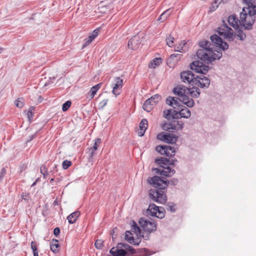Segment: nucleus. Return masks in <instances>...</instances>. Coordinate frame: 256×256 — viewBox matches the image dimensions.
Wrapping results in <instances>:
<instances>
[{"label": "nucleus", "mask_w": 256, "mask_h": 256, "mask_svg": "<svg viewBox=\"0 0 256 256\" xmlns=\"http://www.w3.org/2000/svg\"><path fill=\"white\" fill-rule=\"evenodd\" d=\"M160 100V96L158 94L152 96L145 101L142 106L143 109L147 112H150Z\"/></svg>", "instance_id": "nucleus-10"}, {"label": "nucleus", "mask_w": 256, "mask_h": 256, "mask_svg": "<svg viewBox=\"0 0 256 256\" xmlns=\"http://www.w3.org/2000/svg\"><path fill=\"white\" fill-rule=\"evenodd\" d=\"M125 234V240L130 244H132L135 246H138L141 242V236L138 237L136 238H134L133 236V234L130 230H126V232Z\"/></svg>", "instance_id": "nucleus-19"}, {"label": "nucleus", "mask_w": 256, "mask_h": 256, "mask_svg": "<svg viewBox=\"0 0 256 256\" xmlns=\"http://www.w3.org/2000/svg\"><path fill=\"white\" fill-rule=\"evenodd\" d=\"M166 209L168 211L174 212L176 211V204L172 202H168L166 204Z\"/></svg>", "instance_id": "nucleus-31"}, {"label": "nucleus", "mask_w": 256, "mask_h": 256, "mask_svg": "<svg viewBox=\"0 0 256 256\" xmlns=\"http://www.w3.org/2000/svg\"><path fill=\"white\" fill-rule=\"evenodd\" d=\"M55 242V243L50 244V250L54 254H56L58 252V248L60 246V244H58V240L56 239H53L52 242Z\"/></svg>", "instance_id": "nucleus-26"}, {"label": "nucleus", "mask_w": 256, "mask_h": 256, "mask_svg": "<svg viewBox=\"0 0 256 256\" xmlns=\"http://www.w3.org/2000/svg\"><path fill=\"white\" fill-rule=\"evenodd\" d=\"M132 230L133 232L137 235V236H144L142 235V231L140 227L138 226L137 224L134 220H132Z\"/></svg>", "instance_id": "nucleus-25"}, {"label": "nucleus", "mask_w": 256, "mask_h": 256, "mask_svg": "<svg viewBox=\"0 0 256 256\" xmlns=\"http://www.w3.org/2000/svg\"><path fill=\"white\" fill-rule=\"evenodd\" d=\"M198 45L200 48L196 52V56L200 60H195L190 64V68L194 70L197 73L205 74H206L210 68L208 66L203 64L202 60L208 54L212 53V48L214 44L210 41L206 40H202L198 42Z\"/></svg>", "instance_id": "nucleus-3"}, {"label": "nucleus", "mask_w": 256, "mask_h": 256, "mask_svg": "<svg viewBox=\"0 0 256 256\" xmlns=\"http://www.w3.org/2000/svg\"><path fill=\"white\" fill-rule=\"evenodd\" d=\"M94 39L90 36L85 40V42L83 45V47H85L90 44Z\"/></svg>", "instance_id": "nucleus-46"}, {"label": "nucleus", "mask_w": 256, "mask_h": 256, "mask_svg": "<svg viewBox=\"0 0 256 256\" xmlns=\"http://www.w3.org/2000/svg\"><path fill=\"white\" fill-rule=\"evenodd\" d=\"M6 173V168H3L1 170V171L0 172V181H2L3 180V178L4 177Z\"/></svg>", "instance_id": "nucleus-49"}, {"label": "nucleus", "mask_w": 256, "mask_h": 256, "mask_svg": "<svg viewBox=\"0 0 256 256\" xmlns=\"http://www.w3.org/2000/svg\"><path fill=\"white\" fill-rule=\"evenodd\" d=\"M146 130V128H143V129L142 128V130L140 128L139 130L138 131V136H143L144 135V134Z\"/></svg>", "instance_id": "nucleus-56"}, {"label": "nucleus", "mask_w": 256, "mask_h": 256, "mask_svg": "<svg viewBox=\"0 0 256 256\" xmlns=\"http://www.w3.org/2000/svg\"><path fill=\"white\" fill-rule=\"evenodd\" d=\"M210 80L204 76H196L195 78L194 86H200V88L206 89L210 85Z\"/></svg>", "instance_id": "nucleus-16"}, {"label": "nucleus", "mask_w": 256, "mask_h": 256, "mask_svg": "<svg viewBox=\"0 0 256 256\" xmlns=\"http://www.w3.org/2000/svg\"><path fill=\"white\" fill-rule=\"evenodd\" d=\"M161 167H162L163 168L166 170V171H168V173L170 174V176H172L176 172L174 170L171 168L169 166H161Z\"/></svg>", "instance_id": "nucleus-39"}, {"label": "nucleus", "mask_w": 256, "mask_h": 256, "mask_svg": "<svg viewBox=\"0 0 256 256\" xmlns=\"http://www.w3.org/2000/svg\"><path fill=\"white\" fill-rule=\"evenodd\" d=\"M236 30L237 34H236V36L239 38L240 40H244L246 38V34L240 28H238Z\"/></svg>", "instance_id": "nucleus-34"}, {"label": "nucleus", "mask_w": 256, "mask_h": 256, "mask_svg": "<svg viewBox=\"0 0 256 256\" xmlns=\"http://www.w3.org/2000/svg\"><path fill=\"white\" fill-rule=\"evenodd\" d=\"M15 104L18 108H22L24 106L23 102H21L20 98L16 101Z\"/></svg>", "instance_id": "nucleus-52"}, {"label": "nucleus", "mask_w": 256, "mask_h": 256, "mask_svg": "<svg viewBox=\"0 0 256 256\" xmlns=\"http://www.w3.org/2000/svg\"><path fill=\"white\" fill-rule=\"evenodd\" d=\"M45 170H47L46 166L44 165H42L40 168V173L44 172Z\"/></svg>", "instance_id": "nucleus-61"}, {"label": "nucleus", "mask_w": 256, "mask_h": 256, "mask_svg": "<svg viewBox=\"0 0 256 256\" xmlns=\"http://www.w3.org/2000/svg\"><path fill=\"white\" fill-rule=\"evenodd\" d=\"M94 39L90 36L85 40V42L83 45V47H85L90 44Z\"/></svg>", "instance_id": "nucleus-45"}, {"label": "nucleus", "mask_w": 256, "mask_h": 256, "mask_svg": "<svg viewBox=\"0 0 256 256\" xmlns=\"http://www.w3.org/2000/svg\"><path fill=\"white\" fill-rule=\"evenodd\" d=\"M178 182V180L176 178L168 180L164 178L156 176L148 178V182L156 188L150 190L148 192L150 198L159 204H166L167 201L166 192L168 185L176 186Z\"/></svg>", "instance_id": "nucleus-1"}, {"label": "nucleus", "mask_w": 256, "mask_h": 256, "mask_svg": "<svg viewBox=\"0 0 256 256\" xmlns=\"http://www.w3.org/2000/svg\"><path fill=\"white\" fill-rule=\"evenodd\" d=\"M236 36V34H235L233 30L227 32L226 35L224 36V38L227 39L229 41H233Z\"/></svg>", "instance_id": "nucleus-29"}, {"label": "nucleus", "mask_w": 256, "mask_h": 256, "mask_svg": "<svg viewBox=\"0 0 256 256\" xmlns=\"http://www.w3.org/2000/svg\"><path fill=\"white\" fill-rule=\"evenodd\" d=\"M243 2L248 6L246 8L256 7V5L253 4V3L256 2V0H243Z\"/></svg>", "instance_id": "nucleus-41"}, {"label": "nucleus", "mask_w": 256, "mask_h": 256, "mask_svg": "<svg viewBox=\"0 0 256 256\" xmlns=\"http://www.w3.org/2000/svg\"><path fill=\"white\" fill-rule=\"evenodd\" d=\"M168 162V158L163 157L156 158L154 160V162L156 164L160 165V166H162V164L164 166L167 165Z\"/></svg>", "instance_id": "nucleus-28"}, {"label": "nucleus", "mask_w": 256, "mask_h": 256, "mask_svg": "<svg viewBox=\"0 0 256 256\" xmlns=\"http://www.w3.org/2000/svg\"><path fill=\"white\" fill-rule=\"evenodd\" d=\"M114 82L112 84V93L116 96L120 93L121 88L122 86L123 80L120 77H116L114 79Z\"/></svg>", "instance_id": "nucleus-17"}, {"label": "nucleus", "mask_w": 256, "mask_h": 256, "mask_svg": "<svg viewBox=\"0 0 256 256\" xmlns=\"http://www.w3.org/2000/svg\"><path fill=\"white\" fill-rule=\"evenodd\" d=\"M34 107L32 106L29 108V110H28V111H30V112H32V111L34 110Z\"/></svg>", "instance_id": "nucleus-64"}, {"label": "nucleus", "mask_w": 256, "mask_h": 256, "mask_svg": "<svg viewBox=\"0 0 256 256\" xmlns=\"http://www.w3.org/2000/svg\"><path fill=\"white\" fill-rule=\"evenodd\" d=\"M56 80V78L55 77H50V78H49L48 81L44 84V86H46L48 84H50L54 83V80Z\"/></svg>", "instance_id": "nucleus-51"}, {"label": "nucleus", "mask_w": 256, "mask_h": 256, "mask_svg": "<svg viewBox=\"0 0 256 256\" xmlns=\"http://www.w3.org/2000/svg\"><path fill=\"white\" fill-rule=\"evenodd\" d=\"M184 124L182 121L173 120L169 122H165L162 124V128L163 130L170 132H174L179 130H182Z\"/></svg>", "instance_id": "nucleus-8"}, {"label": "nucleus", "mask_w": 256, "mask_h": 256, "mask_svg": "<svg viewBox=\"0 0 256 256\" xmlns=\"http://www.w3.org/2000/svg\"><path fill=\"white\" fill-rule=\"evenodd\" d=\"M176 50L180 52H185V50L183 49V47L180 48V46H177Z\"/></svg>", "instance_id": "nucleus-59"}, {"label": "nucleus", "mask_w": 256, "mask_h": 256, "mask_svg": "<svg viewBox=\"0 0 256 256\" xmlns=\"http://www.w3.org/2000/svg\"><path fill=\"white\" fill-rule=\"evenodd\" d=\"M174 38L171 35H170L168 38H166V44L170 46V47H172L174 44Z\"/></svg>", "instance_id": "nucleus-38"}, {"label": "nucleus", "mask_w": 256, "mask_h": 256, "mask_svg": "<svg viewBox=\"0 0 256 256\" xmlns=\"http://www.w3.org/2000/svg\"><path fill=\"white\" fill-rule=\"evenodd\" d=\"M72 102L70 100L66 102L62 106V110L63 112H66L70 106Z\"/></svg>", "instance_id": "nucleus-40"}, {"label": "nucleus", "mask_w": 256, "mask_h": 256, "mask_svg": "<svg viewBox=\"0 0 256 256\" xmlns=\"http://www.w3.org/2000/svg\"><path fill=\"white\" fill-rule=\"evenodd\" d=\"M186 42H184V41H182L181 42V43L179 44V46L181 47H183L184 46L186 45Z\"/></svg>", "instance_id": "nucleus-63"}, {"label": "nucleus", "mask_w": 256, "mask_h": 256, "mask_svg": "<svg viewBox=\"0 0 256 256\" xmlns=\"http://www.w3.org/2000/svg\"><path fill=\"white\" fill-rule=\"evenodd\" d=\"M161 62V58H155L150 62V67L152 68H155L156 66H159Z\"/></svg>", "instance_id": "nucleus-30"}, {"label": "nucleus", "mask_w": 256, "mask_h": 256, "mask_svg": "<svg viewBox=\"0 0 256 256\" xmlns=\"http://www.w3.org/2000/svg\"><path fill=\"white\" fill-rule=\"evenodd\" d=\"M188 88L186 86L179 84L173 88L172 92L175 95L180 99V102L186 105L188 108H192L194 105V102L192 98L188 96Z\"/></svg>", "instance_id": "nucleus-4"}, {"label": "nucleus", "mask_w": 256, "mask_h": 256, "mask_svg": "<svg viewBox=\"0 0 256 256\" xmlns=\"http://www.w3.org/2000/svg\"><path fill=\"white\" fill-rule=\"evenodd\" d=\"M80 215V212L78 211H76L70 214L68 217L67 219L68 220V222L70 224H74L78 218L79 217Z\"/></svg>", "instance_id": "nucleus-22"}, {"label": "nucleus", "mask_w": 256, "mask_h": 256, "mask_svg": "<svg viewBox=\"0 0 256 256\" xmlns=\"http://www.w3.org/2000/svg\"><path fill=\"white\" fill-rule=\"evenodd\" d=\"M167 152L168 156L172 157L174 156L176 153V148L170 146H166Z\"/></svg>", "instance_id": "nucleus-32"}, {"label": "nucleus", "mask_w": 256, "mask_h": 256, "mask_svg": "<svg viewBox=\"0 0 256 256\" xmlns=\"http://www.w3.org/2000/svg\"><path fill=\"white\" fill-rule=\"evenodd\" d=\"M172 12V10L170 9H168L165 10L158 18V20L160 21L161 22H163L166 20L167 18L170 15Z\"/></svg>", "instance_id": "nucleus-24"}, {"label": "nucleus", "mask_w": 256, "mask_h": 256, "mask_svg": "<svg viewBox=\"0 0 256 256\" xmlns=\"http://www.w3.org/2000/svg\"><path fill=\"white\" fill-rule=\"evenodd\" d=\"M146 212L148 216L162 219L165 216L166 210L163 207L158 206L154 204H150Z\"/></svg>", "instance_id": "nucleus-7"}, {"label": "nucleus", "mask_w": 256, "mask_h": 256, "mask_svg": "<svg viewBox=\"0 0 256 256\" xmlns=\"http://www.w3.org/2000/svg\"><path fill=\"white\" fill-rule=\"evenodd\" d=\"M27 116H28V118L29 119V120H30L31 118H32L33 117L32 112L30 111H28Z\"/></svg>", "instance_id": "nucleus-58"}, {"label": "nucleus", "mask_w": 256, "mask_h": 256, "mask_svg": "<svg viewBox=\"0 0 256 256\" xmlns=\"http://www.w3.org/2000/svg\"><path fill=\"white\" fill-rule=\"evenodd\" d=\"M163 114L164 118L168 120L179 119L182 118L180 110L178 108L165 110L164 111Z\"/></svg>", "instance_id": "nucleus-14"}, {"label": "nucleus", "mask_w": 256, "mask_h": 256, "mask_svg": "<svg viewBox=\"0 0 256 256\" xmlns=\"http://www.w3.org/2000/svg\"><path fill=\"white\" fill-rule=\"evenodd\" d=\"M168 165H170V166H175V162H177V160L176 158L170 160L168 158Z\"/></svg>", "instance_id": "nucleus-54"}, {"label": "nucleus", "mask_w": 256, "mask_h": 256, "mask_svg": "<svg viewBox=\"0 0 256 256\" xmlns=\"http://www.w3.org/2000/svg\"><path fill=\"white\" fill-rule=\"evenodd\" d=\"M220 2H219V0H214L211 4V6H210V10L211 12L214 11L218 6V4L220 3Z\"/></svg>", "instance_id": "nucleus-35"}, {"label": "nucleus", "mask_w": 256, "mask_h": 256, "mask_svg": "<svg viewBox=\"0 0 256 256\" xmlns=\"http://www.w3.org/2000/svg\"><path fill=\"white\" fill-rule=\"evenodd\" d=\"M42 174L43 176V178H46V176L48 175V172L47 170H45L44 172H42Z\"/></svg>", "instance_id": "nucleus-62"}, {"label": "nucleus", "mask_w": 256, "mask_h": 256, "mask_svg": "<svg viewBox=\"0 0 256 256\" xmlns=\"http://www.w3.org/2000/svg\"><path fill=\"white\" fill-rule=\"evenodd\" d=\"M20 198H22L21 200H24L27 202H28L31 198L30 194L26 192H22L20 195Z\"/></svg>", "instance_id": "nucleus-36"}, {"label": "nucleus", "mask_w": 256, "mask_h": 256, "mask_svg": "<svg viewBox=\"0 0 256 256\" xmlns=\"http://www.w3.org/2000/svg\"><path fill=\"white\" fill-rule=\"evenodd\" d=\"M94 39L90 36L85 40V42L83 45V47H85L90 44Z\"/></svg>", "instance_id": "nucleus-47"}, {"label": "nucleus", "mask_w": 256, "mask_h": 256, "mask_svg": "<svg viewBox=\"0 0 256 256\" xmlns=\"http://www.w3.org/2000/svg\"><path fill=\"white\" fill-rule=\"evenodd\" d=\"M95 142L94 146L92 148V150L90 154V156L92 157L94 156L95 150H96L98 148V144H100L101 142V140L100 138H97L95 139Z\"/></svg>", "instance_id": "nucleus-33"}, {"label": "nucleus", "mask_w": 256, "mask_h": 256, "mask_svg": "<svg viewBox=\"0 0 256 256\" xmlns=\"http://www.w3.org/2000/svg\"><path fill=\"white\" fill-rule=\"evenodd\" d=\"M256 7L243 8L240 13V19L236 14L228 17V22L230 25L236 30L239 28V24L246 30H250L256 21Z\"/></svg>", "instance_id": "nucleus-2"}, {"label": "nucleus", "mask_w": 256, "mask_h": 256, "mask_svg": "<svg viewBox=\"0 0 256 256\" xmlns=\"http://www.w3.org/2000/svg\"><path fill=\"white\" fill-rule=\"evenodd\" d=\"M94 246L96 248L101 250L104 246V241L101 240H97L94 243Z\"/></svg>", "instance_id": "nucleus-37"}, {"label": "nucleus", "mask_w": 256, "mask_h": 256, "mask_svg": "<svg viewBox=\"0 0 256 256\" xmlns=\"http://www.w3.org/2000/svg\"><path fill=\"white\" fill-rule=\"evenodd\" d=\"M128 252L134 254L136 250L134 248L126 243L118 242L116 247H113L110 250V253L112 256H126Z\"/></svg>", "instance_id": "nucleus-6"}, {"label": "nucleus", "mask_w": 256, "mask_h": 256, "mask_svg": "<svg viewBox=\"0 0 256 256\" xmlns=\"http://www.w3.org/2000/svg\"><path fill=\"white\" fill-rule=\"evenodd\" d=\"M72 163L70 161L64 160L63 161L62 164V168L64 170H66L72 165Z\"/></svg>", "instance_id": "nucleus-43"}, {"label": "nucleus", "mask_w": 256, "mask_h": 256, "mask_svg": "<svg viewBox=\"0 0 256 256\" xmlns=\"http://www.w3.org/2000/svg\"><path fill=\"white\" fill-rule=\"evenodd\" d=\"M222 22L223 24L218 28L216 32L220 36H224L227 32L232 30V28L228 26L224 20H222Z\"/></svg>", "instance_id": "nucleus-21"}, {"label": "nucleus", "mask_w": 256, "mask_h": 256, "mask_svg": "<svg viewBox=\"0 0 256 256\" xmlns=\"http://www.w3.org/2000/svg\"><path fill=\"white\" fill-rule=\"evenodd\" d=\"M212 42L214 43L217 47L222 50H226L228 48V44L224 42L218 35L214 34L210 36Z\"/></svg>", "instance_id": "nucleus-15"}, {"label": "nucleus", "mask_w": 256, "mask_h": 256, "mask_svg": "<svg viewBox=\"0 0 256 256\" xmlns=\"http://www.w3.org/2000/svg\"><path fill=\"white\" fill-rule=\"evenodd\" d=\"M148 124L147 120L145 118H144L141 120V122L140 124V128L142 130V128L143 129V128H146V130Z\"/></svg>", "instance_id": "nucleus-42"}, {"label": "nucleus", "mask_w": 256, "mask_h": 256, "mask_svg": "<svg viewBox=\"0 0 256 256\" xmlns=\"http://www.w3.org/2000/svg\"><path fill=\"white\" fill-rule=\"evenodd\" d=\"M60 228L58 227H56L54 230V234L56 236H58L60 234Z\"/></svg>", "instance_id": "nucleus-53"}, {"label": "nucleus", "mask_w": 256, "mask_h": 256, "mask_svg": "<svg viewBox=\"0 0 256 256\" xmlns=\"http://www.w3.org/2000/svg\"><path fill=\"white\" fill-rule=\"evenodd\" d=\"M31 248L32 250H36L38 248L34 242H31Z\"/></svg>", "instance_id": "nucleus-60"}, {"label": "nucleus", "mask_w": 256, "mask_h": 256, "mask_svg": "<svg viewBox=\"0 0 256 256\" xmlns=\"http://www.w3.org/2000/svg\"><path fill=\"white\" fill-rule=\"evenodd\" d=\"M100 32V28H96L92 32L90 35V36L92 38L94 39L98 34Z\"/></svg>", "instance_id": "nucleus-50"}, {"label": "nucleus", "mask_w": 256, "mask_h": 256, "mask_svg": "<svg viewBox=\"0 0 256 256\" xmlns=\"http://www.w3.org/2000/svg\"><path fill=\"white\" fill-rule=\"evenodd\" d=\"M181 56V54H174L170 55V59L174 60V58H178V59H176L175 60V61L176 62L180 58Z\"/></svg>", "instance_id": "nucleus-48"}, {"label": "nucleus", "mask_w": 256, "mask_h": 256, "mask_svg": "<svg viewBox=\"0 0 256 256\" xmlns=\"http://www.w3.org/2000/svg\"><path fill=\"white\" fill-rule=\"evenodd\" d=\"M156 150L161 154H164L168 156L166 146V145H160L158 146L156 148Z\"/></svg>", "instance_id": "nucleus-27"}, {"label": "nucleus", "mask_w": 256, "mask_h": 256, "mask_svg": "<svg viewBox=\"0 0 256 256\" xmlns=\"http://www.w3.org/2000/svg\"><path fill=\"white\" fill-rule=\"evenodd\" d=\"M162 170V169L158 168H153L152 169V172H154L156 174H159L160 175L161 171Z\"/></svg>", "instance_id": "nucleus-57"}, {"label": "nucleus", "mask_w": 256, "mask_h": 256, "mask_svg": "<svg viewBox=\"0 0 256 256\" xmlns=\"http://www.w3.org/2000/svg\"><path fill=\"white\" fill-rule=\"evenodd\" d=\"M180 78L184 83H188L192 86H194L196 76L190 70H185L180 72Z\"/></svg>", "instance_id": "nucleus-12"}, {"label": "nucleus", "mask_w": 256, "mask_h": 256, "mask_svg": "<svg viewBox=\"0 0 256 256\" xmlns=\"http://www.w3.org/2000/svg\"><path fill=\"white\" fill-rule=\"evenodd\" d=\"M180 101V99L177 97L169 96L166 98V102L168 105L172 106L174 109L180 110L183 118H188L191 116L190 111L188 108L182 105Z\"/></svg>", "instance_id": "nucleus-5"}, {"label": "nucleus", "mask_w": 256, "mask_h": 256, "mask_svg": "<svg viewBox=\"0 0 256 256\" xmlns=\"http://www.w3.org/2000/svg\"><path fill=\"white\" fill-rule=\"evenodd\" d=\"M222 54L221 51L214 50V47L212 48V53H210L206 56L202 60L206 64H212L213 61L216 60H220L222 57Z\"/></svg>", "instance_id": "nucleus-13"}, {"label": "nucleus", "mask_w": 256, "mask_h": 256, "mask_svg": "<svg viewBox=\"0 0 256 256\" xmlns=\"http://www.w3.org/2000/svg\"><path fill=\"white\" fill-rule=\"evenodd\" d=\"M108 102V99H104L102 101H101L98 104L100 109H103L104 107L106 105L107 102Z\"/></svg>", "instance_id": "nucleus-44"}, {"label": "nucleus", "mask_w": 256, "mask_h": 256, "mask_svg": "<svg viewBox=\"0 0 256 256\" xmlns=\"http://www.w3.org/2000/svg\"><path fill=\"white\" fill-rule=\"evenodd\" d=\"M156 137L158 140L170 144H175L178 140V136L165 132H162L158 134Z\"/></svg>", "instance_id": "nucleus-11"}, {"label": "nucleus", "mask_w": 256, "mask_h": 256, "mask_svg": "<svg viewBox=\"0 0 256 256\" xmlns=\"http://www.w3.org/2000/svg\"><path fill=\"white\" fill-rule=\"evenodd\" d=\"M102 84L99 83L93 86L91 88V89L88 92V94L90 96V98H92L94 97L98 90L100 88Z\"/></svg>", "instance_id": "nucleus-23"}, {"label": "nucleus", "mask_w": 256, "mask_h": 256, "mask_svg": "<svg viewBox=\"0 0 256 256\" xmlns=\"http://www.w3.org/2000/svg\"><path fill=\"white\" fill-rule=\"evenodd\" d=\"M138 223L143 230L149 234L156 230V225L154 222H150L144 218L139 219Z\"/></svg>", "instance_id": "nucleus-9"}, {"label": "nucleus", "mask_w": 256, "mask_h": 256, "mask_svg": "<svg viewBox=\"0 0 256 256\" xmlns=\"http://www.w3.org/2000/svg\"><path fill=\"white\" fill-rule=\"evenodd\" d=\"M142 40L138 36L136 35L132 37L128 42V46L129 48L136 50L141 44Z\"/></svg>", "instance_id": "nucleus-18"}, {"label": "nucleus", "mask_w": 256, "mask_h": 256, "mask_svg": "<svg viewBox=\"0 0 256 256\" xmlns=\"http://www.w3.org/2000/svg\"><path fill=\"white\" fill-rule=\"evenodd\" d=\"M200 90L198 86H192V88H188V96H190L193 98H198L200 96Z\"/></svg>", "instance_id": "nucleus-20"}, {"label": "nucleus", "mask_w": 256, "mask_h": 256, "mask_svg": "<svg viewBox=\"0 0 256 256\" xmlns=\"http://www.w3.org/2000/svg\"><path fill=\"white\" fill-rule=\"evenodd\" d=\"M160 175L170 177V174H169L168 173V171L166 170H162L161 171Z\"/></svg>", "instance_id": "nucleus-55"}]
</instances>
